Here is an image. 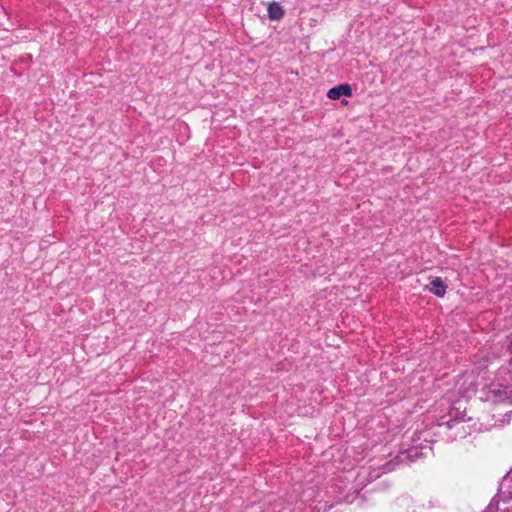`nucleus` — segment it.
I'll use <instances>...</instances> for the list:
<instances>
[{
    "mask_svg": "<svg viewBox=\"0 0 512 512\" xmlns=\"http://www.w3.org/2000/svg\"><path fill=\"white\" fill-rule=\"evenodd\" d=\"M493 500H499L503 505L512 502V475L503 478L499 493Z\"/></svg>",
    "mask_w": 512,
    "mask_h": 512,
    "instance_id": "nucleus-1",
    "label": "nucleus"
},
{
    "mask_svg": "<svg viewBox=\"0 0 512 512\" xmlns=\"http://www.w3.org/2000/svg\"><path fill=\"white\" fill-rule=\"evenodd\" d=\"M352 95V89L349 84H341L336 87H333L329 89L327 96L331 100H338L342 96H351Z\"/></svg>",
    "mask_w": 512,
    "mask_h": 512,
    "instance_id": "nucleus-2",
    "label": "nucleus"
},
{
    "mask_svg": "<svg viewBox=\"0 0 512 512\" xmlns=\"http://www.w3.org/2000/svg\"><path fill=\"white\" fill-rule=\"evenodd\" d=\"M428 290L438 297H443L446 293L447 286L444 284L441 278H434L427 286Z\"/></svg>",
    "mask_w": 512,
    "mask_h": 512,
    "instance_id": "nucleus-3",
    "label": "nucleus"
},
{
    "mask_svg": "<svg viewBox=\"0 0 512 512\" xmlns=\"http://www.w3.org/2000/svg\"><path fill=\"white\" fill-rule=\"evenodd\" d=\"M485 512H512V502L503 505L499 500H492Z\"/></svg>",
    "mask_w": 512,
    "mask_h": 512,
    "instance_id": "nucleus-4",
    "label": "nucleus"
},
{
    "mask_svg": "<svg viewBox=\"0 0 512 512\" xmlns=\"http://www.w3.org/2000/svg\"><path fill=\"white\" fill-rule=\"evenodd\" d=\"M284 16V10L279 3L272 2L268 6V17L271 20H280Z\"/></svg>",
    "mask_w": 512,
    "mask_h": 512,
    "instance_id": "nucleus-5",
    "label": "nucleus"
},
{
    "mask_svg": "<svg viewBox=\"0 0 512 512\" xmlns=\"http://www.w3.org/2000/svg\"><path fill=\"white\" fill-rule=\"evenodd\" d=\"M448 425H449V428L453 429H457V430H464V425L462 423V421L460 420H453L451 422H448Z\"/></svg>",
    "mask_w": 512,
    "mask_h": 512,
    "instance_id": "nucleus-6",
    "label": "nucleus"
},
{
    "mask_svg": "<svg viewBox=\"0 0 512 512\" xmlns=\"http://www.w3.org/2000/svg\"><path fill=\"white\" fill-rule=\"evenodd\" d=\"M411 451L410 452H403V453H400L397 457H396V461L397 463L398 462H403L404 460L406 459H409L411 457Z\"/></svg>",
    "mask_w": 512,
    "mask_h": 512,
    "instance_id": "nucleus-7",
    "label": "nucleus"
},
{
    "mask_svg": "<svg viewBox=\"0 0 512 512\" xmlns=\"http://www.w3.org/2000/svg\"><path fill=\"white\" fill-rule=\"evenodd\" d=\"M395 465H396V463H394V461H391V462L387 463V464L383 467V473H386V472L392 471V470L395 468Z\"/></svg>",
    "mask_w": 512,
    "mask_h": 512,
    "instance_id": "nucleus-8",
    "label": "nucleus"
}]
</instances>
